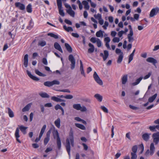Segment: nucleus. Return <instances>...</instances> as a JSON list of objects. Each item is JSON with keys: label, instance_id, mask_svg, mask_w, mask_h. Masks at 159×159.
Listing matches in <instances>:
<instances>
[{"label": "nucleus", "instance_id": "nucleus-46", "mask_svg": "<svg viewBox=\"0 0 159 159\" xmlns=\"http://www.w3.org/2000/svg\"><path fill=\"white\" fill-rule=\"evenodd\" d=\"M95 18L98 20L102 18L101 15L100 14H98L97 15L95 14L94 16Z\"/></svg>", "mask_w": 159, "mask_h": 159}, {"label": "nucleus", "instance_id": "nucleus-57", "mask_svg": "<svg viewBox=\"0 0 159 159\" xmlns=\"http://www.w3.org/2000/svg\"><path fill=\"white\" fill-rule=\"evenodd\" d=\"M42 62L45 65H47L48 64L47 61L45 58H43V59Z\"/></svg>", "mask_w": 159, "mask_h": 159}, {"label": "nucleus", "instance_id": "nucleus-7", "mask_svg": "<svg viewBox=\"0 0 159 159\" xmlns=\"http://www.w3.org/2000/svg\"><path fill=\"white\" fill-rule=\"evenodd\" d=\"M153 142L155 145H157L159 142V132L154 133L152 135Z\"/></svg>", "mask_w": 159, "mask_h": 159}, {"label": "nucleus", "instance_id": "nucleus-60", "mask_svg": "<svg viewBox=\"0 0 159 159\" xmlns=\"http://www.w3.org/2000/svg\"><path fill=\"white\" fill-rule=\"evenodd\" d=\"M73 98V96L71 95H66L65 96V98L67 99H71Z\"/></svg>", "mask_w": 159, "mask_h": 159}, {"label": "nucleus", "instance_id": "nucleus-30", "mask_svg": "<svg viewBox=\"0 0 159 159\" xmlns=\"http://www.w3.org/2000/svg\"><path fill=\"white\" fill-rule=\"evenodd\" d=\"M60 120L59 118H58L54 122L56 126L58 128H60Z\"/></svg>", "mask_w": 159, "mask_h": 159}, {"label": "nucleus", "instance_id": "nucleus-64", "mask_svg": "<svg viewBox=\"0 0 159 159\" xmlns=\"http://www.w3.org/2000/svg\"><path fill=\"white\" fill-rule=\"evenodd\" d=\"M139 15L137 14H135L134 15V18L136 20H138L139 19Z\"/></svg>", "mask_w": 159, "mask_h": 159}, {"label": "nucleus", "instance_id": "nucleus-52", "mask_svg": "<svg viewBox=\"0 0 159 159\" xmlns=\"http://www.w3.org/2000/svg\"><path fill=\"white\" fill-rule=\"evenodd\" d=\"M134 55L130 54L129 57L128 63H129L133 59Z\"/></svg>", "mask_w": 159, "mask_h": 159}, {"label": "nucleus", "instance_id": "nucleus-36", "mask_svg": "<svg viewBox=\"0 0 159 159\" xmlns=\"http://www.w3.org/2000/svg\"><path fill=\"white\" fill-rule=\"evenodd\" d=\"M35 72L36 74L40 76L43 77H44L46 76V75L45 74L40 72L37 69H36L35 70Z\"/></svg>", "mask_w": 159, "mask_h": 159}, {"label": "nucleus", "instance_id": "nucleus-4", "mask_svg": "<svg viewBox=\"0 0 159 159\" xmlns=\"http://www.w3.org/2000/svg\"><path fill=\"white\" fill-rule=\"evenodd\" d=\"M116 53L117 54H119V56L117 61V63H120L122 62L123 58V53L121 50L117 48L116 50Z\"/></svg>", "mask_w": 159, "mask_h": 159}, {"label": "nucleus", "instance_id": "nucleus-49", "mask_svg": "<svg viewBox=\"0 0 159 159\" xmlns=\"http://www.w3.org/2000/svg\"><path fill=\"white\" fill-rule=\"evenodd\" d=\"M120 41V39L118 37H114L112 39V41L114 43H118Z\"/></svg>", "mask_w": 159, "mask_h": 159}, {"label": "nucleus", "instance_id": "nucleus-44", "mask_svg": "<svg viewBox=\"0 0 159 159\" xmlns=\"http://www.w3.org/2000/svg\"><path fill=\"white\" fill-rule=\"evenodd\" d=\"M131 159H137V156L136 153H131Z\"/></svg>", "mask_w": 159, "mask_h": 159}, {"label": "nucleus", "instance_id": "nucleus-35", "mask_svg": "<svg viewBox=\"0 0 159 159\" xmlns=\"http://www.w3.org/2000/svg\"><path fill=\"white\" fill-rule=\"evenodd\" d=\"M44 85L45 86L48 87H50L53 86L52 81H47L45 82L44 83Z\"/></svg>", "mask_w": 159, "mask_h": 159}, {"label": "nucleus", "instance_id": "nucleus-32", "mask_svg": "<svg viewBox=\"0 0 159 159\" xmlns=\"http://www.w3.org/2000/svg\"><path fill=\"white\" fill-rule=\"evenodd\" d=\"M27 128V127L24 126L22 125L20 127V129L21 132L24 134H25L26 133V129Z\"/></svg>", "mask_w": 159, "mask_h": 159}, {"label": "nucleus", "instance_id": "nucleus-9", "mask_svg": "<svg viewBox=\"0 0 159 159\" xmlns=\"http://www.w3.org/2000/svg\"><path fill=\"white\" fill-rule=\"evenodd\" d=\"M15 5L16 7L21 10H24L25 9V5L20 2H16Z\"/></svg>", "mask_w": 159, "mask_h": 159}, {"label": "nucleus", "instance_id": "nucleus-21", "mask_svg": "<svg viewBox=\"0 0 159 159\" xmlns=\"http://www.w3.org/2000/svg\"><path fill=\"white\" fill-rule=\"evenodd\" d=\"M58 8L59 9V13L60 15L62 16H65V14L63 10L62 9V4H61L59 6V5H57Z\"/></svg>", "mask_w": 159, "mask_h": 159}, {"label": "nucleus", "instance_id": "nucleus-17", "mask_svg": "<svg viewBox=\"0 0 159 159\" xmlns=\"http://www.w3.org/2000/svg\"><path fill=\"white\" fill-rule=\"evenodd\" d=\"M54 46L56 49L60 51L61 52L63 53V51L61 47L58 43L57 42L55 43L54 44Z\"/></svg>", "mask_w": 159, "mask_h": 159}, {"label": "nucleus", "instance_id": "nucleus-50", "mask_svg": "<svg viewBox=\"0 0 159 159\" xmlns=\"http://www.w3.org/2000/svg\"><path fill=\"white\" fill-rule=\"evenodd\" d=\"M50 140V138L48 137H46L44 140V144L45 145H46Z\"/></svg>", "mask_w": 159, "mask_h": 159}, {"label": "nucleus", "instance_id": "nucleus-48", "mask_svg": "<svg viewBox=\"0 0 159 159\" xmlns=\"http://www.w3.org/2000/svg\"><path fill=\"white\" fill-rule=\"evenodd\" d=\"M80 70L81 71V74L83 75L84 76H85V75L84 73V70L83 68V67H80Z\"/></svg>", "mask_w": 159, "mask_h": 159}, {"label": "nucleus", "instance_id": "nucleus-42", "mask_svg": "<svg viewBox=\"0 0 159 159\" xmlns=\"http://www.w3.org/2000/svg\"><path fill=\"white\" fill-rule=\"evenodd\" d=\"M32 104V103H29L27 105H26L22 109H29L31 107Z\"/></svg>", "mask_w": 159, "mask_h": 159}, {"label": "nucleus", "instance_id": "nucleus-24", "mask_svg": "<svg viewBox=\"0 0 159 159\" xmlns=\"http://www.w3.org/2000/svg\"><path fill=\"white\" fill-rule=\"evenodd\" d=\"M66 12L70 16L73 17H74L75 12L72 10V8L68 9L66 10Z\"/></svg>", "mask_w": 159, "mask_h": 159}, {"label": "nucleus", "instance_id": "nucleus-3", "mask_svg": "<svg viewBox=\"0 0 159 159\" xmlns=\"http://www.w3.org/2000/svg\"><path fill=\"white\" fill-rule=\"evenodd\" d=\"M155 151V148L154 143H151L150 146V150L148 149L145 153V156L148 157L149 156H152Z\"/></svg>", "mask_w": 159, "mask_h": 159}, {"label": "nucleus", "instance_id": "nucleus-2", "mask_svg": "<svg viewBox=\"0 0 159 159\" xmlns=\"http://www.w3.org/2000/svg\"><path fill=\"white\" fill-rule=\"evenodd\" d=\"M52 134L54 138L57 139V148L59 149H60L61 146V142L58 132L57 130H54L53 131Z\"/></svg>", "mask_w": 159, "mask_h": 159}, {"label": "nucleus", "instance_id": "nucleus-8", "mask_svg": "<svg viewBox=\"0 0 159 159\" xmlns=\"http://www.w3.org/2000/svg\"><path fill=\"white\" fill-rule=\"evenodd\" d=\"M73 108L75 109H86L84 105L81 106L80 104H75L73 105Z\"/></svg>", "mask_w": 159, "mask_h": 159}, {"label": "nucleus", "instance_id": "nucleus-11", "mask_svg": "<svg viewBox=\"0 0 159 159\" xmlns=\"http://www.w3.org/2000/svg\"><path fill=\"white\" fill-rule=\"evenodd\" d=\"M100 56L103 57V61H105L109 56L108 51L107 50H104V54L102 53H101Z\"/></svg>", "mask_w": 159, "mask_h": 159}, {"label": "nucleus", "instance_id": "nucleus-16", "mask_svg": "<svg viewBox=\"0 0 159 159\" xmlns=\"http://www.w3.org/2000/svg\"><path fill=\"white\" fill-rule=\"evenodd\" d=\"M133 35V33H129L127 35L128 41L130 43H132L134 40Z\"/></svg>", "mask_w": 159, "mask_h": 159}, {"label": "nucleus", "instance_id": "nucleus-25", "mask_svg": "<svg viewBox=\"0 0 159 159\" xmlns=\"http://www.w3.org/2000/svg\"><path fill=\"white\" fill-rule=\"evenodd\" d=\"M82 4L84 6V8L87 10H88L89 8V6L88 4V3L87 1H83L82 2Z\"/></svg>", "mask_w": 159, "mask_h": 159}, {"label": "nucleus", "instance_id": "nucleus-12", "mask_svg": "<svg viewBox=\"0 0 159 159\" xmlns=\"http://www.w3.org/2000/svg\"><path fill=\"white\" fill-rule=\"evenodd\" d=\"M28 55L26 54L25 55L24 58L23 64L25 67H27L28 66Z\"/></svg>", "mask_w": 159, "mask_h": 159}, {"label": "nucleus", "instance_id": "nucleus-34", "mask_svg": "<svg viewBox=\"0 0 159 159\" xmlns=\"http://www.w3.org/2000/svg\"><path fill=\"white\" fill-rule=\"evenodd\" d=\"M75 126L78 128H79L85 130V127L82 125L78 124V123H75Z\"/></svg>", "mask_w": 159, "mask_h": 159}, {"label": "nucleus", "instance_id": "nucleus-15", "mask_svg": "<svg viewBox=\"0 0 159 159\" xmlns=\"http://www.w3.org/2000/svg\"><path fill=\"white\" fill-rule=\"evenodd\" d=\"M26 72L27 74L29 77L33 80L37 81L39 80V78L35 76H33L31 74L30 72L28 70H27Z\"/></svg>", "mask_w": 159, "mask_h": 159}, {"label": "nucleus", "instance_id": "nucleus-62", "mask_svg": "<svg viewBox=\"0 0 159 159\" xmlns=\"http://www.w3.org/2000/svg\"><path fill=\"white\" fill-rule=\"evenodd\" d=\"M52 148L50 147L48 148L45 150V152L46 153H48V152L52 151Z\"/></svg>", "mask_w": 159, "mask_h": 159}, {"label": "nucleus", "instance_id": "nucleus-51", "mask_svg": "<svg viewBox=\"0 0 159 159\" xmlns=\"http://www.w3.org/2000/svg\"><path fill=\"white\" fill-rule=\"evenodd\" d=\"M97 44L98 47H100L102 45V42L100 40L98 39V40L96 42Z\"/></svg>", "mask_w": 159, "mask_h": 159}, {"label": "nucleus", "instance_id": "nucleus-59", "mask_svg": "<svg viewBox=\"0 0 159 159\" xmlns=\"http://www.w3.org/2000/svg\"><path fill=\"white\" fill-rule=\"evenodd\" d=\"M55 109H63L61 107L59 104L57 105L55 107Z\"/></svg>", "mask_w": 159, "mask_h": 159}, {"label": "nucleus", "instance_id": "nucleus-39", "mask_svg": "<svg viewBox=\"0 0 159 159\" xmlns=\"http://www.w3.org/2000/svg\"><path fill=\"white\" fill-rule=\"evenodd\" d=\"M138 147L137 146L135 145L132 148V152L131 153H136Z\"/></svg>", "mask_w": 159, "mask_h": 159}, {"label": "nucleus", "instance_id": "nucleus-38", "mask_svg": "<svg viewBox=\"0 0 159 159\" xmlns=\"http://www.w3.org/2000/svg\"><path fill=\"white\" fill-rule=\"evenodd\" d=\"M48 36H50L51 37L54 38L55 39H57L58 38V36L56 34H55L52 33H49L48 34Z\"/></svg>", "mask_w": 159, "mask_h": 159}, {"label": "nucleus", "instance_id": "nucleus-19", "mask_svg": "<svg viewBox=\"0 0 159 159\" xmlns=\"http://www.w3.org/2000/svg\"><path fill=\"white\" fill-rule=\"evenodd\" d=\"M150 135V134L145 133L142 135V138L144 141H147L149 139Z\"/></svg>", "mask_w": 159, "mask_h": 159}, {"label": "nucleus", "instance_id": "nucleus-10", "mask_svg": "<svg viewBox=\"0 0 159 159\" xmlns=\"http://www.w3.org/2000/svg\"><path fill=\"white\" fill-rule=\"evenodd\" d=\"M159 11V8L158 7L152 9L150 12V16L151 17H152L154 15H155L158 13Z\"/></svg>", "mask_w": 159, "mask_h": 159}, {"label": "nucleus", "instance_id": "nucleus-14", "mask_svg": "<svg viewBox=\"0 0 159 159\" xmlns=\"http://www.w3.org/2000/svg\"><path fill=\"white\" fill-rule=\"evenodd\" d=\"M146 61L148 62L152 63L154 65L157 63V61L153 58L152 57H150L147 58L146 59Z\"/></svg>", "mask_w": 159, "mask_h": 159}, {"label": "nucleus", "instance_id": "nucleus-29", "mask_svg": "<svg viewBox=\"0 0 159 159\" xmlns=\"http://www.w3.org/2000/svg\"><path fill=\"white\" fill-rule=\"evenodd\" d=\"M94 97L99 102H101L102 99V96L99 94H96L94 96Z\"/></svg>", "mask_w": 159, "mask_h": 159}, {"label": "nucleus", "instance_id": "nucleus-33", "mask_svg": "<svg viewBox=\"0 0 159 159\" xmlns=\"http://www.w3.org/2000/svg\"><path fill=\"white\" fill-rule=\"evenodd\" d=\"M64 29L66 31L69 32L70 31H73V30L71 27H67L66 25H64L63 26Z\"/></svg>", "mask_w": 159, "mask_h": 159}, {"label": "nucleus", "instance_id": "nucleus-41", "mask_svg": "<svg viewBox=\"0 0 159 159\" xmlns=\"http://www.w3.org/2000/svg\"><path fill=\"white\" fill-rule=\"evenodd\" d=\"M46 45V42L44 41H40L39 42L38 45L43 47Z\"/></svg>", "mask_w": 159, "mask_h": 159}, {"label": "nucleus", "instance_id": "nucleus-55", "mask_svg": "<svg viewBox=\"0 0 159 159\" xmlns=\"http://www.w3.org/2000/svg\"><path fill=\"white\" fill-rule=\"evenodd\" d=\"M139 147H140V148L141 150V151L140 152V153L141 154L143 152L144 150V146H143V144L142 143V144H140Z\"/></svg>", "mask_w": 159, "mask_h": 159}, {"label": "nucleus", "instance_id": "nucleus-1", "mask_svg": "<svg viewBox=\"0 0 159 159\" xmlns=\"http://www.w3.org/2000/svg\"><path fill=\"white\" fill-rule=\"evenodd\" d=\"M70 141L71 143V145L73 147L74 146V139L73 137V132L71 130H70L69 139H67L66 141V148L67 151L69 155L70 152Z\"/></svg>", "mask_w": 159, "mask_h": 159}, {"label": "nucleus", "instance_id": "nucleus-23", "mask_svg": "<svg viewBox=\"0 0 159 159\" xmlns=\"http://www.w3.org/2000/svg\"><path fill=\"white\" fill-rule=\"evenodd\" d=\"M104 33V31L100 30L96 32V35L97 37L102 38L103 36Z\"/></svg>", "mask_w": 159, "mask_h": 159}, {"label": "nucleus", "instance_id": "nucleus-40", "mask_svg": "<svg viewBox=\"0 0 159 159\" xmlns=\"http://www.w3.org/2000/svg\"><path fill=\"white\" fill-rule=\"evenodd\" d=\"M8 113L10 117H13L14 116V112L11 110H8Z\"/></svg>", "mask_w": 159, "mask_h": 159}, {"label": "nucleus", "instance_id": "nucleus-31", "mask_svg": "<svg viewBox=\"0 0 159 159\" xmlns=\"http://www.w3.org/2000/svg\"><path fill=\"white\" fill-rule=\"evenodd\" d=\"M157 94L155 93L152 97H150L148 99V102H152L155 100L157 96Z\"/></svg>", "mask_w": 159, "mask_h": 159}, {"label": "nucleus", "instance_id": "nucleus-18", "mask_svg": "<svg viewBox=\"0 0 159 159\" xmlns=\"http://www.w3.org/2000/svg\"><path fill=\"white\" fill-rule=\"evenodd\" d=\"M128 80V75H125L121 78L122 83L123 84H125Z\"/></svg>", "mask_w": 159, "mask_h": 159}, {"label": "nucleus", "instance_id": "nucleus-56", "mask_svg": "<svg viewBox=\"0 0 159 159\" xmlns=\"http://www.w3.org/2000/svg\"><path fill=\"white\" fill-rule=\"evenodd\" d=\"M151 75V72H149L148 73V74L145 75L143 78L144 80L146 79L149 78Z\"/></svg>", "mask_w": 159, "mask_h": 159}, {"label": "nucleus", "instance_id": "nucleus-26", "mask_svg": "<svg viewBox=\"0 0 159 159\" xmlns=\"http://www.w3.org/2000/svg\"><path fill=\"white\" fill-rule=\"evenodd\" d=\"M46 127V125H43V127H42V128L41 129V131L40 132V134L39 135V138H41L43 134L45 132Z\"/></svg>", "mask_w": 159, "mask_h": 159}, {"label": "nucleus", "instance_id": "nucleus-27", "mask_svg": "<svg viewBox=\"0 0 159 159\" xmlns=\"http://www.w3.org/2000/svg\"><path fill=\"white\" fill-rule=\"evenodd\" d=\"M143 78V77H140L139 78L136 80L135 82L132 83V85L133 86H135L138 84L142 80Z\"/></svg>", "mask_w": 159, "mask_h": 159}, {"label": "nucleus", "instance_id": "nucleus-63", "mask_svg": "<svg viewBox=\"0 0 159 159\" xmlns=\"http://www.w3.org/2000/svg\"><path fill=\"white\" fill-rule=\"evenodd\" d=\"M65 22L66 23V24L69 25H71L72 23L71 21H70V20H67V19H65Z\"/></svg>", "mask_w": 159, "mask_h": 159}, {"label": "nucleus", "instance_id": "nucleus-20", "mask_svg": "<svg viewBox=\"0 0 159 159\" xmlns=\"http://www.w3.org/2000/svg\"><path fill=\"white\" fill-rule=\"evenodd\" d=\"M51 99L53 101L57 102H65V100H64L61 99L59 98H58L55 96L52 97Z\"/></svg>", "mask_w": 159, "mask_h": 159}, {"label": "nucleus", "instance_id": "nucleus-58", "mask_svg": "<svg viewBox=\"0 0 159 159\" xmlns=\"http://www.w3.org/2000/svg\"><path fill=\"white\" fill-rule=\"evenodd\" d=\"M149 129L151 131H155V129H156V126H150L149 127Z\"/></svg>", "mask_w": 159, "mask_h": 159}, {"label": "nucleus", "instance_id": "nucleus-54", "mask_svg": "<svg viewBox=\"0 0 159 159\" xmlns=\"http://www.w3.org/2000/svg\"><path fill=\"white\" fill-rule=\"evenodd\" d=\"M124 33H125V32L124 31H121L118 32V35L119 37L120 38Z\"/></svg>", "mask_w": 159, "mask_h": 159}, {"label": "nucleus", "instance_id": "nucleus-37", "mask_svg": "<svg viewBox=\"0 0 159 159\" xmlns=\"http://www.w3.org/2000/svg\"><path fill=\"white\" fill-rule=\"evenodd\" d=\"M32 6L31 4H29L26 7L27 11L29 13H31L32 12Z\"/></svg>", "mask_w": 159, "mask_h": 159}, {"label": "nucleus", "instance_id": "nucleus-6", "mask_svg": "<svg viewBox=\"0 0 159 159\" xmlns=\"http://www.w3.org/2000/svg\"><path fill=\"white\" fill-rule=\"evenodd\" d=\"M93 77L96 82L100 85H102L103 84V82L101 80L99 77L97 73L96 72H94L93 75Z\"/></svg>", "mask_w": 159, "mask_h": 159}, {"label": "nucleus", "instance_id": "nucleus-28", "mask_svg": "<svg viewBox=\"0 0 159 159\" xmlns=\"http://www.w3.org/2000/svg\"><path fill=\"white\" fill-rule=\"evenodd\" d=\"M65 46L67 50L70 53H71L72 51V50L71 46L67 43H66L65 44Z\"/></svg>", "mask_w": 159, "mask_h": 159}, {"label": "nucleus", "instance_id": "nucleus-13", "mask_svg": "<svg viewBox=\"0 0 159 159\" xmlns=\"http://www.w3.org/2000/svg\"><path fill=\"white\" fill-rule=\"evenodd\" d=\"M15 136L16 138L17 141L20 143H21V141L18 138L20 137L19 130L18 128L16 129L15 134Z\"/></svg>", "mask_w": 159, "mask_h": 159}, {"label": "nucleus", "instance_id": "nucleus-53", "mask_svg": "<svg viewBox=\"0 0 159 159\" xmlns=\"http://www.w3.org/2000/svg\"><path fill=\"white\" fill-rule=\"evenodd\" d=\"M111 39L109 37H106L104 39V41L105 43H109Z\"/></svg>", "mask_w": 159, "mask_h": 159}, {"label": "nucleus", "instance_id": "nucleus-47", "mask_svg": "<svg viewBox=\"0 0 159 159\" xmlns=\"http://www.w3.org/2000/svg\"><path fill=\"white\" fill-rule=\"evenodd\" d=\"M52 82L53 85H59L60 84V82L57 80H53Z\"/></svg>", "mask_w": 159, "mask_h": 159}, {"label": "nucleus", "instance_id": "nucleus-61", "mask_svg": "<svg viewBox=\"0 0 159 159\" xmlns=\"http://www.w3.org/2000/svg\"><path fill=\"white\" fill-rule=\"evenodd\" d=\"M71 35L74 37L78 38L79 37V35L77 33H72Z\"/></svg>", "mask_w": 159, "mask_h": 159}, {"label": "nucleus", "instance_id": "nucleus-5", "mask_svg": "<svg viewBox=\"0 0 159 159\" xmlns=\"http://www.w3.org/2000/svg\"><path fill=\"white\" fill-rule=\"evenodd\" d=\"M68 59L71 63L70 65L71 69L72 70L74 69L75 66V61L72 55L70 54L69 55V56Z\"/></svg>", "mask_w": 159, "mask_h": 159}, {"label": "nucleus", "instance_id": "nucleus-43", "mask_svg": "<svg viewBox=\"0 0 159 159\" xmlns=\"http://www.w3.org/2000/svg\"><path fill=\"white\" fill-rule=\"evenodd\" d=\"M40 96L43 98H48L49 95L46 93H42L39 94Z\"/></svg>", "mask_w": 159, "mask_h": 159}, {"label": "nucleus", "instance_id": "nucleus-45", "mask_svg": "<svg viewBox=\"0 0 159 159\" xmlns=\"http://www.w3.org/2000/svg\"><path fill=\"white\" fill-rule=\"evenodd\" d=\"M98 38H97L95 37H92L90 40L91 42H92L93 43H94L96 42L98 40Z\"/></svg>", "mask_w": 159, "mask_h": 159}, {"label": "nucleus", "instance_id": "nucleus-22", "mask_svg": "<svg viewBox=\"0 0 159 159\" xmlns=\"http://www.w3.org/2000/svg\"><path fill=\"white\" fill-rule=\"evenodd\" d=\"M89 46L90 48L88 49V52L89 53L93 52L94 50V47L93 45L91 43H89Z\"/></svg>", "mask_w": 159, "mask_h": 159}]
</instances>
